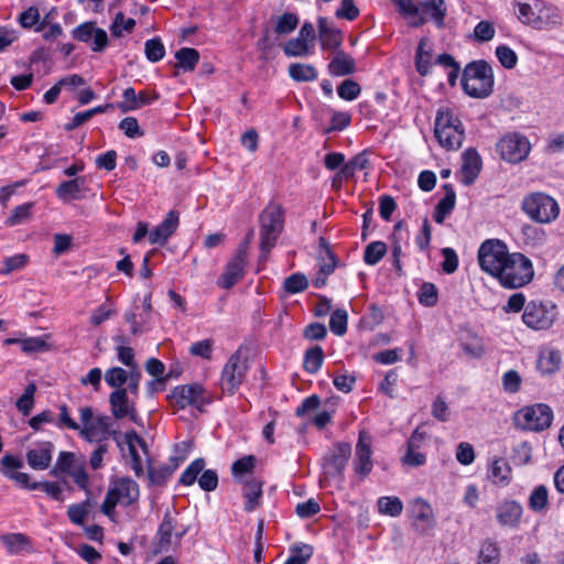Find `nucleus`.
<instances>
[{
    "instance_id": "obj_47",
    "label": "nucleus",
    "mask_w": 564,
    "mask_h": 564,
    "mask_svg": "<svg viewBox=\"0 0 564 564\" xmlns=\"http://www.w3.org/2000/svg\"><path fill=\"white\" fill-rule=\"evenodd\" d=\"M30 257L25 253H18L12 257H7L2 261L3 268L0 270V273L8 275L13 271L22 270L28 265Z\"/></svg>"
},
{
    "instance_id": "obj_16",
    "label": "nucleus",
    "mask_w": 564,
    "mask_h": 564,
    "mask_svg": "<svg viewBox=\"0 0 564 564\" xmlns=\"http://www.w3.org/2000/svg\"><path fill=\"white\" fill-rule=\"evenodd\" d=\"M371 455V437L366 432H360L356 445L355 470L361 477L368 476L372 469Z\"/></svg>"
},
{
    "instance_id": "obj_46",
    "label": "nucleus",
    "mask_w": 564,
    "mask_h": 564,
    "mask_svg": "<svg viewBox=\"0 0 564 564\" xmlns=\"http://www.w3.org/2000/svg\"><path fill=\"white\" fill-rule=\"evenodd\" d=\"M419 303L425 307H433L438 300V292L435 284L424 282L417 292Z\"/></svg>"
},
{
    "instance_id": "obj_54",
    "label": "nucleus",
    "mask_w": 564,
    "mask_h": 564,
    "mask_svg": "<svg viewBox=\"0 0 564 564\" xmlns=\"http://www.w3.org/2000/svg\"><path fill=\"white\" fill-rule=\"evenodd\" d=\"M144 51L147 58L152 63L161 61L165 55V47L159 37L148 40L144 44Z\"/></svg>"
},
{
    "instance_id": "obj_62",
    "label": "nucleus",
    "mask_w": 564,
    "mask_h": 564,
    "mask_svg": "<svg viewBox=\"0 0 564 564\" xmlns=\"http://www.w3.org/2000/svg\"><path fill=\"white\" fill-rule=\"evenodd\" d=\"M135 25V21L132 18L124 19V14L119 12L116 14L111 25V33L113 36L119 37L122 35V31L130 32Z\"/></svg>"
},
{
    "instance_id": "obj_44",
    "label": "nucleus",
    "mask_w": 564,
    "mask_h": 564,
    "mask_svg": "<svg viewBox=\"0 0 564 564\" xmlns=\"http://www.w3.org/2000/svg\"><path fill=\"white\" fill-rule=\"evenodd\" d=\"M204 468L205 459L196 458L182 473L180 477V484L184 486H192L199 478L198 475L204 470Z\"/></svg>"
},
{
    "instance_id": "obj_40",
    "label": "nucleus",
    "mask_w": 564,
    "mask_h": 564,
    "mask_svg": "<svg viewBox=\"0 0 564 564\" xmlns=\"http://www.w3.org/2000/svg\"><path fill=\"white\" fill-rule=\"evenodd\" d=\"M77 464L76 456L72 452H61L54 467L51 469L50 475L59 478L62 475L67 473Z\"/></svg>"
},
{
    "instance_id": "obj_2",
    "label": "nucleus",
    "mask_w": 564,
    "mask_h": 564,
    "mask_svg": "<svg viewBox=\"0 0 564 564\" xmlns=\"http://www.w3.org/2000/svg\"><path fill=\"white\" fill-rule=\"evenodd\" d=\"M514 7L518 8L514 11L518 20L538 31L552 30L562 24V12L553 3L535 0L533 4L527 2H514Z\"/></svg>"
},
{
    "instance_id": "obj_17",
    "label": "nucleus",
    "mask_w": 564,
    "mask_h": 564,
    "mask_svg": "<svg viewBox=\"0 0 564 564\" xmlns=\"http://www.w3.org/2000/svg\"><path fill=\"white\" fill-rule=\"evenodd\" d=\"M123 101L118 104V108L122 112L133 111L140 109L143 106L150 105L159 99V94H148L147 91L135 93L134 88L128 87L122 94Z\"/></svg>"
},
{
    "instance_id": "obj_5",
    "label": "nucleus",
    "mask_w": 564,
    "mask_h": 564,
    "mask_svg": "<svg viewBox=\"0 0 564 564\" xmlns=\"http://www.w3.org/2000/svg\"><path fill=\"white\" fill-rule=\"evenodd\" d=\"M492 84L489 63L479 59L466 65L462 76V87L468 96L474 98L487 97L491 91Z\"/></svg>"
},
{
    "instance_id": "obj_64",
    "label": "nucleus",
    "mask_w": 564,
    "mask_h": 564,
    "mask_svg": "<svg viewBox=\"0 0 564 564\" xmlns=\"http://www.w3.org/2000/svg\"><path fill=\"white\" fill-rule=\"evenodd\" d=\"M119 129L124 132L128 138H140L144 135L138 120L134 117H126L119 122Z\"/></svg>"
},
{
    "instance_id": "obj_63",
    "label": "nucleus",
    "mask_w": 564,
    "mask_h": 564,
    "mask_svg": "<svg viewBox=\"0 0 564 564\" xmlns=\"http://www.w3.org/2000/svg\"><path fill=\"white\" fill-rule=\"evenodd\" d=\"M23 467V462L20 457L7 454L1 458V474L9 478V475H14L18 469Z\"/></svg>"
},
{
    "instance_id": "obj_24",
    "label": "nucleus",
    "mask_w": 564,
    "mask_h": 564,
    "mask_svg": "<svg viewBox=\"0 0 564 564\" xmlns=\"http://www.w3.org/2000/svg\"><path fill=\"white\" fill-rule=\"evenodd\" d=\"M419 15H424L426 22L429 19L435 22L438 28L444 26L446 17V9L444 8V0H425L417 2Z\"/></svg>"
},
{
    "instance_id": "obj_15",
    "label": "nucleus",
    "mask_w": 564,
    "mask_h": 564,
    "mask_svg": "<svg viewBox=\"0 0 564 564\" xmlns=\"http://www.w3.org/2000/svg\"><path fill=\"white\" fill-rule=\"evenodd\" d=\"M128 389H117L109 395L110 410L115 419L121 420L129 417L130 421L137 422L138 411L135 403L129 400Z\"/></svg>"
},
{
    "instance_id": "obj_51",
    "label": "nucleus",
    "mask_w": 564,
    "mask_h": 564,
    "mask_svg": "<svg viewBox=\"0 0 564 564\" xmlns=\"http://www.w3.org/2000/svg\"><path fill=\"white\" fill-rule=\"evenodd\" d=\"M105 381L111 388L123 389L128 381V371L121 367H111L105 372Z\"/></svg>"
},
{
    "instance_id": "obj_58",
    "label": "nucleus",
    "mask_w": 564,
    "mask_h": 564,
    "mask_svg": "<svg viewBox=\"0 0 564 564\" xmlns=\"http://www.w3.org/2000/svg\"><path fill=\"white\" fill-rule=\"evenodd\" d=\"M32 489L35 490H43L50 498L63 502L64 501V495L63 489L59 486V484L54 481H43V482H34L33 486H31Z\"/></svg>"
},
{
    "instance_id": "obj_6",
    "label": "nucleus",
    "mask_w": 564,
    "mask_h": 564,
    "mask_svg": "<svg viewBox=\"0 0 564 564\" xmlns=\"http://www.w3.org/2000/svg\"><path fill=\"white\" fill-rule=\"evenodd\" d=\"M522 209L532 220L541 224L555 220L560 214L557 202L541 192L527 195L522 200Z\"/></svg>"
},
{
    "instance_id": "obj_26",
    "label": "nucleus",
    "mask_w": 564,
    "mask_h": 564,
    "mask_svg": "<svg viewBox=\"0 0 564 564\" xmlns=\"http://www.w3.org/2000/svg\"><path fill=\"white\" fill-rule=\"evenodd\" d=\"M356 70L355 59L344 51H337L328 64V72L333 76H347Z\"/></svg>"
},
{
    "instance_id": "obj_35",
    "label": "nucleus",
    "mask_w": 564,
    "mask_h": 564,
    "mask_svg": "<svg viewBox=\"0 0 564 564\" xmlns=\"http://www.w3.org/2000/svg\"><path fill=\"white\" fill-rule=\"evenodd\" d=\"M459 346L464 354L470 358H478L484 352L481 338L468 330L460 334Z\"/></svg>"
},
{
    "instance_id": "obj_31",
    "label": "nucleus",
    "mask_w": 564,
    "mask_h": 564,
    "mask_svg": "<svg viewBox=\"0 0 564 564\" xmlns=\"http://www.w3.org/2000/svg\"><path fill=\"white\" fill-rule=\"evenodd\" d=\"M176 520L167 511L158 529L156 539L160 551H169L172 545L173 531L175 529Z\"/></svg>"
},
{
    "instance_id": "obj_60",
    "label": "nucleus",
    "mask_w": 564,
    "mask_h": 564,
    "mask_svg": "<svg viewBox=\"0 0 564 564\" xmlns=\"http://www.w3.org/2000/svg\"><path fill=\"white\" fill-rule=\"evenodd\" d=\"M256 458L252 455L243 456L237 459L231 466V473L235 477H241L251 474L254 468Z\"/></svg>"
},
{
    "instance_id": "obj_45",
    "label": "nucleus",
    "mask_w": 564,
    "mask_h": 564,
    "mask_svg": "<svg viewBox=\"0 0 564 564\" xmlns=\"http://www.w3.org/2000/svg\"><path fill=\"white\" fill-rule=\"evenodd\" d=\"M37 388L34 382H30L25 389L23 394L17 401V409L24 415H30L33 406H34V394Z\"/></svg>"
},
{
    "instance_id": "obj_52",
    "label": "nucleus",
    "mask_w": 564,
    "mask_h": 564,
    "mask_svg": "<svg viewBox=\"0 0 564 564\" xmlns=\"http://www.w3.org/2000/svg\"><path fill=\"white\" fill-rule=\"evenodd\" d=\"M549 501L547 489L545 486L540 485L534 488L529 498V507L535 512L543 511Z\"/></svg>"
},
{
    "instance_id": "obj_42",
    "label": "nucleus",
    "mask_w": 564,
    "mask_h": 564,
    "mask_svg": "<svg viewBox=\"0 0 564 564\" xmlns=\"http://www.w3.org/2000/svg\"><path fill=\"white\" fill-rule=\"evenodd\" d=\"M324 360V351L321 346H314L306 350L304 356V368L310 373L317 372Z\"/></svg>"
},
{
    "instance_id": "obj_37",
    "label": "nucleus",
    "mask_w": 564,
    "mask_h": 564,
    "mask_svg": "<svg viewBox=\"0 0 564 564\" xmlns=\"http://www.w3.org/2000/svg\"><path fill=\"white\" fill-rule=\"evenodd\" d=\"M175 58L184 72H192L199 61V53L196 48L182 47L175 53Z\"/></svg>"
},
{
    "instance_id": "obj_55",
    "label": "nucleus",
    "mask_w": 564,
    "mask_h": 564,
    "mask_svg": "<svg viewBox=\"0 0 564 564\" xmlns=\"http://www.w3.org/2000/svg\"><path fill=\"white\" fill-rule=\"evenodd\" d=\"M361 93L360 85L352 79H345L338 87L337 94L344 100H355Z\"/></svg>"
},
{
    "instance_id": "obj_32",
    "label": "nucleus",
    "mask_w": 564,
    "mask_h": 564,
    "mask_svg": "<svg viewBox=\"0 0 564 564\" xmlns=\"http://www.w3.org/2000/svg\"><path fill=\"white\" fill-rule=\"evenodd\" d=\"M318 262L319 274H323L325 276L330 275L337 267V259L334 252L330 250L329 243L323 237L319 238Z\"/></svg>"
},
{
    "instance_id": "obj_19",
    "label": "nucleus",
    "mask_w": 564,
    "mask_h": 564,
    "mask_svg": "<svg viewBox=\"0 0 564 564\" xmlns=\"http://www.w3.org/2000/svg\"><path fill=\"white\" fill-rule=\"evenodd\" d=\"M178 226V213L170 210L164 220L149 232L151 243L164 245Z\"/></svg>"
},
{
    "instance_id": "obj_3",
    "label": "nucleus",
    "mask_w": 564,
    "mask_h": 564,
    "mask_svg": "<svg viewBox=\"0 0 564 564\" xmlns=\"http://www.w3.org/2000/svg\"><path fill=\"white\" fill-rule=\"evenodd\" d=\"M260 261H265L284 227V209L271 202L260 214Z\"/></svg>"
},
{
    "instance_id": "obj_50",
    "label": "nucleus",
    "mask_w": 564,
    "mask_h": 564,
    "mask_svg": "<svg viewBox=\"0 0 564 564\" xmlns=\"http://www.w3.org/2000/svg\"><path fill=\"white\" fill-rule=\"evenodd\" d=\"M561 365V356L557 351L551 350L545 354H542L539 358V369L543 373H552L555 372Z\"/></svg>"
},
{
    "instance_id": "obj_28",
    "label": "nucleus",
    "mask_w": 564,
    "mask_h": 564,
    "mask_svg": "<svg viewBox=\"0 0 564 564\" xmlns=\"http://www.w3.org/2000/svg\"><path fill=\"white\" fill-rule=\"evenodd\" d=\"M0 540L11 555L20 554L22 551H33L31 539L24 533L2 534Z\"/></svg>"
},
{
    "instance_id": "obj_61",
    "label": "nucleus",
    "mask_w": 564,
    "mask_h": 564,
    "mask_svg": "<svg viewBox=\"0 0 564 564\" xmlns=\"http://www.w3.org/2000/svg\"><path fill=\"white\" fill-rule=\"evenodd\" d=\"M286 56H306L310 53L308 44L302 39L295 37L286 42L283 47Z\"/></svg>"
},
{
    "instance_id": "obj_39",
    "label": "nucleus",
    "mask_w": 564,
    "mask_h": 564,
    "mask_svg": "<svg viewBox=\"0 0 564 564\" xmlns=\"http://www.w3.org/2000/svg\"><path fill=\"white\" fill-rule=\"evenodd\" d=\"M289 75L295 82H313L317 70L310 64L294 63L289 66Z\"/></svg>"
},
{
    "instance_id": "obj_14",
    "label": "nucleus",
    "mask_w": 564,
    "mask_h": 564,
    "mask_svg": "<svg viewBox=\"0 0 564 564\" xmlns=\"http://www.w3.org/2000/svg\"><path fill=\"white\" fill-rule=\"evenodd\" d=\"M411 513L414 531L421 535L427 534L435 528V514L432 506L422 498H416L411 503Z\"/></svg>"
},
{
    "instance_id": "obj_33",
    "label": "nucleus",
    "mask_w": 564,
    "mask_h": 564,
    "mask_svg": "<svg viewBox=\"0 0 564 564\" xmlns=\"http://www.w3.org/2000/svg\"><path fill=\"white\" fill-rule=\"evenodd\" d=\"M398 8L400 14L404 18H413L410 22L412 28H420L426 23L424 15H419V6L416 0H391Z\"/></svg>"
},
{
    "instance_id": "obj_36",
    "label": "nucleus",
    "mask_w": 564,
    "mask_h": 564,
    "mask_svg": "<svg viewBox=\"0 0 564 564\" xmlns=\"http://www.w3.org/2000/svg\"><path fill=\"white\" fill-rule=\"evenodd\" d=\"M478 264L485 273L494 276V238L486 239L479 247L477 253Z\"/></svg>"
},
{
    "instance_id": "obj_13",
    "label": "nucleus",
    "mask_w": 564,
    "mask_h": 564,
    "mask_svg": "<svg viewBox=\"0 0 564 564\" xmlns=\"http://www.w3.org/2000/svg\"><path fill=\"white\" fill-rule=\"evenodd\" d=\"M351 454V446L348 443H338L324 458V474L327 477L344 479V471Z\"/></svg>"
},
{
    "instance_id": "obj_34",
    "label": "nucleus",
    "mask_w": 564,
    "mask_h": 564,
    "mask_svg": "<svg viewBox=\"0 0 564 564\" xmlns=\"http://www.w3.org/2000/svg\"><path fill=\"white\" fill-rule=\"evenodd\" d=\"M243 498L245 510L247 512L253 511L256 508L260 506L261 497H262V482L257 479H250L245 482L243 489Z\"/></svg>"
},
{
    "instance_id": "obj_59",
    "label": "nucleus",
    "mask_w": 564,
    "mask_h": 564,
    "mask_svg": "<svg viewBox=\"0 0 564 564\" xmlns=\"http://www.w3.org/2000/svg\"><path fill=\"white\" fill-rule=\"evenodd\" d=\"M359 14L360 10L355 4L354 0H341L339 8L335 12L337 19H345L348 21L356 20Z\"/></svg>"
},
{
    "instance_id": "obj_23",
    "label": "nucleus",
    "mask_w": 564,
    "mask_h": 564,
    "mask_svg": "<svg viewBox=\"0 0 564 564\" xmlns=\"http://www.w3.org/2000/svg\"><path fill=\"white\" fill-rule=\"evenodd\" d=\"M318 36L324 50H336L343 42L341 32L329 25L326 18L321 17L317 21Z\"/></svg>"
},
{
    "instance_id": "obj_18",
    "label": "nucleus",
    "mask_w": 564,
    "mask_h": 564,
    "mask_svg": "<svg viewBox=\"0 0 564 564\" xmlns=\"http://www.w3.org/2000/svg\"><path fill=\"white\" fill-rule=\"evenodd\" d=\"M54 445L52 442L40 443L35 448L26 452L29 466L34 470H44L50 467Z\"/></svg>"
},
{
    "instance_id": "obj_29",
    "label": "nucleus",
    "mask_w": 564,
    "mask_h": 564,
    "mask_svg": "<svg viewBox=\"0 0 564 564\" xmlns=\"http://www.w3.org/2000/svg\"><path fill=\"white\" fill-rule=\"evenodd\" d=\"M85 183L84 177L62 182L56 188V195L64 202L80 199L83 197L82 192L85 187Z\"/></svg>"
},
{
    "instance_id": "obj_49",
    "label": "nucleus",
    "mask_w": 564,
    "mask_h": 564,
    "mask_svg": "<svg viewBox=\"0 0 564 564\" xmlns=\"http://www.w3.org/2000/svg\"><path fill=\"white\" fill-rule=\"evenodd\" d=\"M425 40L422 39L419 43L415 54V67L420 75L426 76L431 69V53L424 51Z\"/></svg>"
},
{
    "instance_id": "obj_22",
    "label": "nucleus",
    "mask_w": 564,
    "mask_h": 564,
    "mask_svg": "<svg viewBox=\"0 0 564 564\" xmlns=\"http://www.w3.org/2000/svg\"><path fill=\"white\" fill-rule=\"evenodd\" d=\"M481 170V159L478 152L469 148L463 153V165H462V182L465 185H470L477 178Z\"/></svg>"
},
{
    "instance_id": "obj_11",
    "label": "nucleus",
    "mask_w": 564,
    "mask_h": 564,
    "mask_svg": "<svg viewBox=\"0 0 564 564\" xmlns=\"http://www.w3.org/2000/svg\"><path fill=\"white\" fill-rule=\"evenodd\" d=\"M498 148L500 155L505 161L519 163L528 156L531 144L527 137L513 132L505 135L500 140Z\"/></svg>"
},
{
    "instance_id": "obj_48",
    "label": "nucleus",
    "mask_w": 564,
    "mask_h": 564,
    "mask_svg": "<svg viewBox=\"0 0 564 564\" xmlns=\"http://www.w3.org/2000/svg\"><path fill=\"white\" fill-rule=\"evenodd\" d=\"M348 314L346 310H335L329 318V329L337 336H343L347 332Z\"/></svg>"
},
{
    "instance_id": "obj_57",
    "label": "nucleus",
    "mask_w": 564,
    "mask_h": 564,
    "mask_svg": "<svg viewBox=\"0 0 564 564\" xmlns=\"http://www.w3.org/2000/svg\"><path fill=\"white\" fill-rule=\"evenodd\" d=\"M299 19L296 14L286 12L278 19L274 31L278 34H289L296 29Z\"/></svg>"
},
{
    "instance_id": "obj_27",
    "label": "nucleus",
    "mask_w": 564,
    "mask_h": 564,
    "mask_svg": "<svg viewBox=\"0 0 564 564\" xmlns=\"http://www.w3.org/2000/svg\"><path fill=\"white\" fill-rule=\"evenodd\" d=\"M124 438L129 447L132 469L134 470L135 476L140 477L143 475V467L141 457L135 448V445H139L143 449H147V443L135 431L127 432Z\"/></svg>"
},
{
    "instance_id": "obj_8",
    "label": "nucleus",
    "mask_w": 564,
    "mask_h": 564,
    "mask_svg": "<svg viewBox=\"0 0 564 564\" xmlns=\"http://www.w3.org/2000/svg\"><path fill=\"white\" fill-rule=\"evenodd\" d=\"M552 421L553 411L549 405L543 403L525 406L514 414L516 425L528 431H544L550 427Z\"/></svg>"
},
{
    "instance_id": "obj_43",
    "label": "nucleus",
    "mask_w": 564,
    "mask_h": 564,
    "mask_svg": "<svg viewBox=\"0 0 564 564\" xmlns=\"http://www.w3.org/2000/svg\"><path fill=\"white\" fill-rule=\"evenodd\" d=\"M387 253V245L382 241L370 242L364 253V261L368 265H376Z\"/></svg>"
},
{
    "instance_id": "obj_25",
    "label": "nucleus",
    "mask_w": 564,
    "mask_h": 564,
    "mask_svg": "<svg viewBox=\"0 0 564 564\" xmlns=\"http://www.w3.org/2000/svg\"><path fill=\"white\" fill-rule=\"evenodd\" d=\"M445 196L436 204L433 218L437 224H443L456 205V193L452 184H444Z\"/></svg>"
},
{
    "instance_id": "obj_7",
    "label": "nucleus",
    "mask_w": 564,
    "mask_h": 564,
    "mask_svg": "<svg viewBox=\"0 0 564 564\" xmlns=\"http://www.w3.org/2000/svg\"><path fill=\"white\" fill-rule=\"evenodd\" d=\"M557 315V306L550 300H531L524 307L523 323L532 329L550 328Z\"/></svg>"
},
{
    "instance_id": "obj_56",
    "label": "nucleus",
    "mask_w": 564,
    "mask_h": 564,
    "mask_svg": "<svg viewBox=\"0 0 564 564\" xmlns=\"http://www.w3.org/2000/svg\"><path fill=\"white\" fill-rule=\"evenodd\" d=\"M284 289L288 293L295 294L308 286V281L303 273H293L284 280Z\"/></svg>"
},
{
    "instance_id": "obj_10",
    "label": "nucleus",
    "mask_w": 564,
    "mask_h": 564,
    "mask_svg": "<svg viewBox=\"0 0 564 564\" xmlns=\"http://www.w3.org/2000/svg\"><path fill=\"white\" fill-rule=\"evenodd\" d=\"M248 370L247 360L242 358L240 349L230 356L221 371V388L234 394L242 384Z\"/></svg>"
},
{
    "instance_id": "obj_41",
    "label": "nucleus",
    "mask_w": 564,
    "mask_h": 564,
    "mask_svg": "<svg viewBox=\"0 0 564 564\" xmlns=\"http://www.w3.org/2000/svg\"><path fill=\"white\" fill-rule=\"evenodd\" d=\"M378 510L382 514L395 518L402 513L403 503L400 498L394 496L380 497L378 499Z\"/></svg>"
},
{
    "instance_id": "obj_9",
    "label": "nucleus",
    "mask_w": 564,
    "mask_h": 564,
    "mask_svg": "<svg viewBox=\"0 0 564 564\" xmlns=\"http://www.w3.org/2000/svg\"><path fill=\"white\" fill-rule=\"evenodd\" d=\"M169 400L177 409L195 406L200 412L212 402L204 387L199 383L182 384L172 389Z\"/></svg>"
},
{
    "instance_id": "obj_4",
    "label": "nucleus",
    "mask_w": 564,
    "mask_h": 564,
    "mask_svg": "<svg viewBox=\"0 0 564 564\" xmlns=\"http://www.w3.org/2000/svg\"><path fill=\"white\" fill-rule=\"evenodd\" d=\"M434 134L442 148L447 151H456L463 144L465 129L452 109L442 107L436 113Z\"/></svg>"
},
{
    "instance_id": "obj_20",
    "label": "nucleus",
    "mask_w": 564,
    "mask_h": 564,
    "mask_svg": "<svg viewBox=\"0 0 564 564\" xmlns=\"http://www.w3.org/2000/svg\"><path fill=\"white\" fill-rule=\"evenodd\" d=\"M523 513L522 506L516 500H506L497 509L499 523L508 528H517L520 524Z\"/></svg>"
},
{
    "instance_id": "obj_38",
    "label": "nucleus",
    "mask_w": 564,
    "mask_h": 564,
    "mask_svg": "<svg viewBox=\"0 0 564 564\" xmlns=\"http://www.w3.org/2000/svg\"><path fill=\"white\" fill-rule=\"evenodd\" d=\"M174 470L175 469L172 466L166 464L160 465L158 467L150 465L148 467L149 485L158 487L164 486Z\"/></svg>"
},
{
    "instance_id": "obj_12",
    "label": "nucleus",
    "mask_w": 564,
    "mask_h": 564,
    "mask_svg": "<svg viewBox=\"0 0 564 564\" xmlns=\"http://www.w3.org/2000/svg\"><path fill=\"white\" fill-rule=\"evenodd\" d=\"M247 258V245H242L238 248L236 256L227 262L224 273L217 280L218 286L229 290L238 283L245 275Z\"/></svg>"
},
{
    "instance_id": "obj_53",
    "label": "nucleus",
    "mask_w": 564,
    "mask_h": 564,
    "mask_svg": "<svg viewBox=\"0 0 564 564\" xmlns=\"http://www.w3.org/2000/svg\"><path fill=\"white\" fill-rule=\"evenodd\" d=\"M496 57L498 58L501 66L507 69H513L518 64L517 53L508 45L496 46Z\"/></svg>"
},
{
    "instance_id": "obj_30",
    "label": "nucleus",
    "mask_w": 564,
    "mask_h": 564,
    "mask_svg": "<svg viewBox=\"0 0 564 564\" xmlns=\"http://www.w3.org/2000/svg\"><path fill=\"white\" fill-rule=\"evenodd\" d=\"M112 489L118 492L119 499L126 506H130L139 499V485L131 478H120Z\"/></svg>"
},
{
    "instance_id": "obj_1",
    "label": "nucleus",
    "mask_w": 564,
    "mask_h": 564,
    "mask_svg": "<svg viewBox=\"0 0 564 564\" xmlns=\"http://www.w3.org/2000/svg\"><path fill=\"white\" fill-rule=\"evenodd\" d=\"M507 246L496 239V279L506 289L521 288L533 279V267L529 258L520 252L507 253Z\"/></svg>"
},
{
    "instance_id": "obj_21",
    "label": "nucleus",
    "mask_w": 564,
    "mask_h": 564,
    "mask_svg": "<svg viewBox=\"0 0 564 564\" xmlns=\"http://www.w3.org/2000/svg\"><path fill=\"white\" fill-rule=\"evenodd\" d=\"M111 426V417L100 415L82 431V435L89 442H102L108 440Z\"/></svg>"
}]
</instances>
